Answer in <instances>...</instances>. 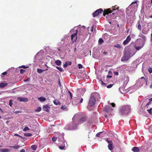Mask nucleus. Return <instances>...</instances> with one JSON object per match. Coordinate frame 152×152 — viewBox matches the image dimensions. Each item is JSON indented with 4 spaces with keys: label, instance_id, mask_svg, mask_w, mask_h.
<instances>
[{
    "label": "nucleus",
    "instance_id": "f257e3e1",
    "mask_svg": "<svg viewBox=\"0 0 152 152\" xmlns=\"http://www.w3.org/2000/svg\"><path fill=\"white\" fill-rule=\"evenodd\" d=\"M119 7L117 5H115L114 6H113L112 9L111 10V8L108 9L106 10H104L103 11V15L104 16H105L106 15H108L109 13H111L113 11H115L114 13L112 14L113 15L116 13L118 11V9Z\"/></svg>",
    "mask_w": 152,
    "mask_h": 152
},
{
    "label": "nucleus",
    "instance_id": "f03ea898",
    "mask_svg": "<svg viewBox=\"0 0 152 152\" xmlns=\"http://www.w3.org/2000/svg\"><path fill=\"white\" fill-rule=\"evenodd\" d=\"M145 44L144 40L138 39L134 46V48L137 50H139L143 47Z\"/></svg>",
    "mask_w": 152,
    "mask_h": 152
},
{
    "label": "nucleus",
    "instance_id": "7ed1b4c3",
    "mask_svg": "<svg viewBox=\"0 0 152 152\" xmlns=\"http://www.w3.org/2000/svg\"><path fill=\"white\" fill-rule=\"evenodd\" d=\"M130 107L128 106H123L121 107L119 113L121 115H126L130 112Z\"/></svg>",
    "mask_w": 152,
    "mask_h": 152
},
{
    "label": "nucleus",
    "instance_id": "20e7f679",
    "mask_svg": "<svg viewBox=\"0 0 152 152\" xmlns=\"http://www.w3.org/2000/svg\"><path fill=\"white\" fill-rule=\"evenodd\" d=\"M96 94L95 93H92L91 94L88 104L89 106L92 107L96 101Z\"/></svg>",
    "mask_w": 152,
    "mask_h": 152
},
{
    "label": "nucleus",
    "instance_id": "39448f33",
    "mask_svg": "<svg viewBox=\"0 0 152 152\" xmlns=\"http://www.w3.org/2000/svg\"><path fill=\"white\" fill-rule=\"evenodd\" d=\"M131 56V52L129 50L125 51L121 59L122 61H127Z\"/></svg>",
    "mask_w": 152,
    "mask_h": 152
},
{
    "label": "nucleus",
    "instance_id": "423d86ee",
    "mask_svg": "<svg viewBox=\"0 0 152 152\" xmlns=\"http://www.w3.org/2000/svg\"><path fill=\"white\" fill-rule=\"evenodd\" d=\"M87 118L86 116L82 117L77 122L76 124L75 125V127H74L73 129H75L76 128V126L78 125L79 124L83 123L84 122L86 121Z\"/></svg>",
    "mask_w": 152,
    "mask_h": 152
},
{
    "label": "nucleus",
    "instance_id": "0eeeda50",
    "mask_svg": "<svg viewBox=\"0 0 152 152\" xmlns=\"http://www.w3.org/2000/svg\"><path fill=\"white\" fill-rule=\"evenodd\" d=\"M112 77V76L111 75H107L106 79L104 80V82L105 83H104L102 80H101L100 81L101 82L102 85L103 86H106L107 84L109 83L110 81V80L111 79Z\"/></svg>",
    "mask_w": 152,
    "mask_h": 152
},
{
    "label": "nucleus",
    "instance_id": "6e6552de",
    "mask_svg": "<svg viewBox=\"0 0 152 152\" xmlns=\"http://www.w3.org/2000/svg\"><path fill=\"white\" fill-rule=\"evenodd\" d=\"M103 11V9L101 8L97 10L93 14V17H97L99 14H101Z\"/></svg>",
    "mask_w": 152,
    "mask_h": 152
},
{
    "label": "nucleus",
    "instance_id": "1a4fd4ad",
    "mask_svg": "<svg viewBox=\"0 0 152 152\" xmlns=\"http://www.w3.org/2000/svg\"><path fill=\"white\" fill-rule=\"evenodd\" d=\"M75 33L71 35V39L72 41V42L73 43L75 42L77 39V30L75 31Z\"/></svg>",
    "mask_w": 152,
    "mask_h": 152
},
{
    "label": "nucleus",
    "instance_id": "9d476101",
    "mask_svg": "<svg viewBox=\"0 0 152 152\" xmlns=\"http://www.w3.org/2000/svg\"><path fill=\"white\" fill-rule=\"evenodd\" d=\"M105 140L109 144L108 145V149L110 150H112L113 149V142L111 140H109L108 138L105 139Z\"/></svg>",
    "mask_w": 152,
    "mask_h": 152
},
{
    "label": "nucleus",
    "instance_id": "9b49d317",
    "mask_svg": "<svg viewBox=\"0 0 152 152\" xmlns=\"http://www.w3.org/2000/svg\"><path fill=\"white\" fill-rule=\"evenodd\" d=\"M17 100L20 102H27L28 100L27 98L22 97H18L17 98Z\"/></svg>",
    "mask_w": 152,
    "mask_h": 152
},
{
    "label": "nucleus",
    "instance_id": "f8f14e48",
    "mask_svg": "<svg viewBox=\"0 0 152 152\" xmlns=\"http://www.w3.org/2000/svg\"><path fill=\"white\" fill-rule=\"evenodd\" d=\"M131 40V37L129 35L128 36L126 39L123 42V44L125 45L128 43Z\"/></svg>",
    "mask_w": 152,
    "mask_h": 152
},
{
    "label": "nucleus",
    "instance_id": "ddd939ff",
    "mask_svg": "<svg viewBox=\"0 0 152 152\" xmlns=\"http://www.w3.org/2000/svg\"><path fill=\"white\" fill-rule=\"evenodd\" d=\"M43 108L44 111L47 112H50L49 110L50 109V107L48 105H44L43 106Z\"/></svg>",
    "mask_w": 152,
    "mask_h": 152
},
{
    "label": "nucleus",
    "instance_id": "4468645a",
    "mask_svg": "<svg viewBox=\"0 0 152 152\" xmlns=\"http://www.w3.org/2000/svg\"><path fill=\"white\" fill-rule=\"evenodd\" d=\"M72 64V62L71 61H66L64 64L63 65L64 68L67 67L69 65H70Z\"/></svg>",
    "mask_w": 152,
    "mask_h": 152
},
{
    "label": "nucleus",
    "instance_id": "2eb2a0df",
    "mask_svg": "<svg viewBox=\"0 0 152 152\" xmlns=\"http://www.w3.org/2000/svg\"><path fill=\"white\" fill-rule=\"evenodd\" d=\"M137 27L139 31H141L142 30V27L140 23V21H138L137 24Z\"/></svg>",
    "mask_w": 152,
    "mask_h": 152
},
{
    "label": "nucleus",
    "instance_id": "dca6fc26",
    "mask_svg": "<svg viewBox=\"0 0 152 152\" xmlns=\"http://www.w3.org/2000/svg\"><path fill=\"white\" fill-rule=\"evenodd\" d=\"M149 31V29L146 28H144L142 31V32L144 34H146L148 33Z\"/></svg>",
    "mask_w": 152,
    "mask_h": 152
},
{
    "label": "nucleus",
    "instance_id": "f3484780",
    "mask_svg": "<svg viewBox=\"0 0 152 152\" xmlns=\"http://www.w3.org/2000/svg\"><path fill=\"white\" fill-rule=\"evenodd\" d=\"M58 137L59 140H62L64 139V135L61 134L60 133H58Z\"/></svg>",
    "mask_w": 152,
    "mask_h": 152
},
{
    "label": "nucleus",
    "instance_id": "a211bd4d",
    "mask_svg": "<svg viewBox=\"0 0 152 152\" xmlns=\"http://www.w3.org/2000/svg\"><path fill=\"white\" fill-rule=\"evenodd\" d=\"M132 150L134 152H139L140 149L138 147H134L132 148Z\"/></svg>",
    "mask_w": 152,
    "mask_h": 152
},
{
    "label": "nucleus",
    "instance_id": "6ab92c4d",
    "mask_svg": "<svg viewBox=\"0 0 152 152\" xmlns=\"http://www.w3.org/2000/svg\"><path fill=\"white\" fill-rule=\"evenodd\" d=\"M7 83H5L3 82H1L0 83V87L1 88H3L4 87L7 86Z\"/></svg>",
    "mask_w": 152,
    "mask_h": 152
},
{
    "label": "nucleus",
    "instance_id": "aec40b11",
    "mask_svg": "<svg viewBox=\"0 0 152 152\" xmlns=\"http://www.w3.org/2000/svg\"><path fill=\"white\" fill-rule=\"evenodd\" d=\"M46 98L42 96L39 98V100L42 102H44L46 101Z\"/></svg>",
    "mask_w": 152,
    "mask_h": 152
},
{
    "label": "nucleus",
    "instance_id": "412c9836",
    "mask_svg": "<svg viewBox=\"0 0 152 152\" xmlns=\"http://www.w3.org/2000/svg\"><path fill=\"white\" fill-rule=\"evenodd\" d=\"M139 36L142 39V40H144V42H145L146 40V37L144 35L142 34H139Z\"/></svg>",
    "mask_w": 152,
    "mask_h": 152
},
{
    "label": "nucleus",
    "instance_id": "4be33fe9",
    "mask_svg": "<svg viewBox=\"0 0 152 152\" xmlns=\"http://www.w3.org/2000/svg\"><path fill=\"white\" fill-rule=\"evenodd\" d=\"M55 63L58 66H60L61 64V62L59 60H57L55 61Z\"/></svg>",
    "mask_w": 152,
    "mask_h": 152
},
{
    "label": "nucleus",
    "instance_id": "5701e85b",
    "mask_svg": "<svg viewBox=\"0 0 152 152\" xmlns=\"http://www.w3.org/2000/svg\"><path fill=\"white\" fill-rule=\"evenodd\" d=\"M1 152H7L10 151V150L8 149H2L0 150Z\"/></svg>",
    "mask_w": 152,
    "mask_h": 152
},
{
    "label": "nucleus",
    "instance_id": "b1692460",
    "mask_svg": "<svg viewBox=\"0 0 152 152\" xmlns=\"http://www.w3.org/2000/svg\"><path fill=\"white\" fill-rule=\"evenodd\" d=\"M53 102L56 105H58L60 104V101L58 100H55L53 101Z\"/></svg>",
    "mask_w": 152,
    "mask_h": 152
},
{
    "label": "nucleus",
    "instance_id": "393cba45",
    "mask_svg": "<svg viewBox=\"0 0 152 152\" xmlns=\"http://www.w3.org/2000/svg\"><path fill=\"white\" fill-rule=\"evenodd\" d=\"M10 148H14V149H18L20 146H18V145L14 146H10Z\"/></svg>",
    "mask_w": 152,
    "mask_h": 152
},
{
    "label": "nucleus",
    "instance_id": "a878e982",
    "mask_svg": "<svg viewBox=\"0 0 152 152\" xmlns=\"http://www.w3.org/2000/svg\"><path fill=\"white\" fill-rule=\"evenodd\" d=\"M104 42V40H103V39H102L101 38H100L99 40V41H98V42H99V43L100 44V45H101L102 44V43H103V42Z\"/></svg>",
    "mask_w": 152,
    "mask_h": 152
},
{
    "label": "nucleus",
    "instance_id": "bb28decb",
    "mask_svg": "<svg viewBox=\"0 0 152 152\" xmlns=\"http://www.w3.org/2000/svg\"><path fill=\"white\" fill-rule=\"evenodd\" d=\"M61 108L62 109V110H67V107H66V106L65 105H62L61 107Z\"/></svg>",
    "mask_w": 152,
    "mask_h": 152
},
{
    "label": "nucleus",
    "instance_id": "cd10ccee",
    "mask_svg": "<svg viewBox=\"0 0 152 152\" xmlns=\"http://www.w3.org/2000/svg\"><path fill=\"white\" fill-rule=\"evenodd\" d=\"M32 135V134L30 133H25L24 134V136L26 137L31 136Z\"/></svg>",
    "mask_w": 152,
    "mask_h": 152
},
{
    "label": "nucleus",
    "instance_id": "c85d7f7f",
    "mask_svg": "<svg viewBox=\"0 0 152 152\" xmlns=\"http://www.w3.org/2000/svg\"><path fill=\"white\" fill-rule=\"evenodd\" d=\"M31 148L34 150H35L37 148V146L36 145H34L31 146Z\"/></svg>",
    "mask_w": 152,
    "mask_h": 152
},
{
    "label": "nucleus",
    "instance_id": "c756f323",
    "mask_svg": "<svg viewBox=\"0 0 152 152\" xmlns=\"http://www.w3.org/2000/svg\"><path fill=\"white\" fill-rule=\"evenodd\" d=\"M48 69H39V73H41L43 71H45L47 70H48Z\"/></svg>",
    "mask_w": 152,
    "mask_h": 152
},
{
    "label": "nucleus",
    "instance_id": "7c9ffc66",
    "mask_svg": "<svg viewBox=\"0 0 152 152\" xmlns=\"http://www.w3.org/2000/svg\"><path fill=\"white\" fill-rule=\"evenodd\" d=\"M114 47L116 48H121V45L119 44H118L114 45Z\"/></svg>",
    "mask_w": 152,
    "mask_h": 152
},
{
    "label": "nucleus",
    "instance_id": "2f4dec72",
    "mask_svg": "<svg viewBox=\"0 0 152 152\" xmlns=\"http://www.w3.org/2000/svg\"><path fill=\"white\" fill-rule=\"evenodd\" d=\"M52 140L53 142H55L56 140H57V137H55L54 136H53L52 137Z\"/></svg>",
    "mask_w": 152,
    "mask_h": 152
},
{
    "label": "nucleus",
    "instance_id": "473e14b6",
    "mask_svg": "<svg viewBox=\"0 0 152 152\" xmlns=\"http://www.w3.org/2000/svg\"><path fill=\"white\" fill-rule=\"evenodd\" d=\"M152 110V108H151L147 110V111L149 113L151 114L152 115V112H151V110Z\"/></svg>",
    "mask_w": 152,
    "mask_h": 152
},
{
    "label": "nucleus",
    "instance_id": "72a5a7b5",
    "mask_svg": "<svg viewBox=\"0 0 152 152\" xmlns=\"http://www.w3.org/2000/svg\"><path fill=\"white\" fill-rule=\"evenodd\" d=\"M148 71L149 72L150 74L152 73V68L150 67L148 69Z\"/></svg>",
    "mask_w": 152,
    "mask_h": 152
},
{
    "label": "nucleus",
    "instance_id": "f704fd0d",
    "mask_svg": "<svg viewBox=\"0 0 152 152\" xmlns=\"http://www.w3.org/2000/svg\"><path fill=\"white\" fill-rule=\"evenodd\" d=\"M103 132H98V133H97L96 134V136L97 137H100V134Z\"/></svg>",
    "mask_w": 152,
    "mask_h": 152
},
{
    "label": "nucleus",
    "instance_id": "c9c22d12",
    "mask_svg": "<svg viewBox=\"0 0 152 152\" xmlns=\"http://www.w3.org/2000/svg\"><path fill=\"white\" fill-rule=\"evenodd\" d=\"M113 84H109L107 86V88H110L113 86Z\"/></svg>",
    "mask_w": 152,
    "mask_h": 152
},
{
    "label": "nucleus",
    "instance_id": "e433bc0d",
    "mask_svg": "<svg viewBox=\"0 0 152 152\" xmlns=\"http://www.w3.org/2000/svg\"><path fill=\"white\" fill-rule=\"evenodd\" d=\"M25 71V70L23 69H21L20 70V72L21 74L23 73Z\"/></svg>",
    "mask_w": 152,
    "mask_h": 152
},
{
    "label": "nucleus",
    "instance_id": "4c0bfd02",
    "mask_svg": "<svg viewBox=\"0 0 152 152\" xmlns=\"http://www.w3.org/2000/svg\"><path fill=\"white\" fill-rule=\"evenodd\" d=\"M15 136H17L18 137H20L22 139H24V138H23L22 136H20V135H19V134H15L14 135Z\"/></svg>",
    "mask_w": 152,
    "mask_h": 152
},
{
    "label": "nucleus",
    "instance_id": "58836bf2",
    "mask_svg": "<svg viewBox=\"0 0 152 152\" xmlns=\"http://www.w3.org/2000/svg\"><path fill=\"white\" fill-rule=\"evenodd\" d=\"M56 68L58 69L60 71L62 72L63 71V69L60 67L58 66H56Z\"/></svg>",
    "mask_w": 152,
    "mask_h": 152
},
{
    "label": "nucleus",
    "instance_id": "ea45409f",
    "mask_svg": "<svg viewBox=\"0 0 152 152\" xmlns=\"http://www.w3.org/2000/svg\"><path fill=\"white\" fill-rule=\"evenodd\" d=\"M12 100H10L9 101V104L10 107H11L12 105Z\"/></svg>",
    "mask_w": 152,
    "mask_h": 152
},
{
    "label": "nucleus",
    "instance_id": "a19ab883",
    "mask_svg": "<svg viewBox=\"0 0 152 152\" xmlns=\"http://www.w3.org/2000/svg\"><path fill=\"white\" fill-rule=\"evenodd\" d=\"M78 68L79 69H82L83 67L82 65L80 64H79L78 65Z\"/></svg>",
    "mask_w": 152,
    "mask_h": 152
},
{
    "label": "nucleus",
    "instance_id": "79ce46f5",
    "mask_svg": "<svg viewBox=\"0 0 152 152\" xmlns=\"http://www.w3.org/2000/svg\"><path fill=\"white\" fill-rule=\"evenodd\" d=\"M64 147H65L64 146H59V148L60 149H61V150L63 149L64 148Z\"/></svg>",
    "mask_w": 152,
    "mask_h": 152
},
{
    "label": "nucleus",
    "instance_id": "37998d69",
    "mask_svg": "<svg viewBox=\"0 0 152 152\" xmlns=\"http://www.w3.org/2000/svg\"><path fill=\"white\" fill-rule=\"evenodd\" d=\"M20 67L23 68L24 69H26L28 68V66H26L24 65H22Z\"/></svg>",
    "mask_w": 152,
    "mask_h": 152
},
{
    "label": "nucleus",
    "instance_id": "c03bdc74",
    "mask_svg": "<svg viewBox=\"0 0 152 152\" xmlns=\"http://www.w3.org/2000/svg\"><path fill=\"white\" fill-rule=\"evenodd\" d=\"M28 130H29V129H28V127H24V129H23V130L24 131H26Z\"/></svg>",
    "mask_w": 152,
    "mask_h": 152
},
{
    "label": "nucleus",
    "instance_id": "a18cd8bd",
    "mask_svg": "<svg viewBox=\"0 0 152 152\" xmlns=\"http://www.w3.org/2000/svg\"><path fill=\"white\" fill-rule=\"evenodd\" d=\"M68 92H69V94H70V97H71V99H72V94L69 91H68Z\"/></svg>",
    "mask_w": 152,
    "mask_h": 152
},
{
    "label": "nucleus",
    "instance_id": "49530a36",
    "mask_svg": "<svg viewBox=\"0 0 152 152\" xmlns=\"http://www.w3.org/2000/svg\"><path fill=\"white\" fill-rule=\"evenodd\" d=\"M30 80V78H28L26 80H24V81L26 82V81H29Z\"/></svg>",
    "mask_w": 152,
    "mask_h": 152
},
{
    "label": "nucleus",
    "instance_id": "de8ad7c7",
    "mask_svg": "<svg viewBox=\"0 0 152 152\" xmlns=\"http://www.w3.org/2000/svg\"><path fill=\"white\" fill-rule=\"evenodd\" d=\"M111 104L113 107H114L115 106V104L114 103H112Z\"/></svg>",
    "mask_w": 152,
    "mask_h": 152
},
{
    "label": "nucleus",
    "instance_id": "09e8293b",
    "mask_svg": "<svg viewBox=\"0 0 152 152\" xmlns=\"http://www.w3.org/2000/svg\"><path fill=\"white\" fill-rule=\"evenodd\" d=\"M114 72V74L116 75H118L119 74L117 72Z\"/></svg>",
    "mask_w": 152,
    "mask_h": 152
},
{
    "label": "nucleus",
    "instance_id": "8fccbe9b",
    "mask_svg": "<svg viewBox=\"0 0 152 152\" xmlns=\"http://www.w3.org/2000/svg\"><path fill=\"white\" fill-rule=\"evenodd\" d=\"M83 99L82 98H81L80 100V102H79V103H81L83 101Z\"/></svg>",
    "mask_w": 152,
    "mask_h": 152
},
{
    "label": "nucleus",
    "instance_id": "3c124183",
    "mask_svg": "<svg viewBox=\"0 0 152 152\" xmlns=\"http://www.w3.org/2000/svg\"><path fill=\"white\" fill-rule=\"evenodd\" d=\"M7 74V72H3V73H2L1 75H6Z\"/></svg>",
    "mask_w": 152,
    "mask_h": 152
},
{
    "label": "nucleus",
    "instance_id": "603ef678",
    "mask_svg": "<svg viewBox=\"0 0 152 152\" xmlns=\"http://www.w3.org/2000/svg\"><path fill=\"white\" fill-rule=\"evenodd\" d=\"M149 102L151 103V101H152V98L150 99H149Z\"/></svg>",
    "mask_w": 152,
    "mask_h": 152
},
{
    "label": "nucleus",
    "instance_id": "864d4df0",
    "mask_svg": "<svg viewBox=\"0 0 152 152\" xmlns=\"http://www.w3.org/2000/svg\"><path fill=\"white\" fill-rule=\"evenodd\" d=\"M20 152H25V151L24 149H22L20 150Z\"/></svg>",
    "mask_w": 152,
    "mask_h": 152
},
{
    "label": "nucleus",
    "instance_id": "5fc2aeb1",
    "mask_svg": "<svg viewBox=\"0 0 152 152\" xmlns=\"http://www.w3.org/2000/svg\"><path fill=\"white\" fill-rule=\"evenodd\" d=\"M150 103H151L149 102L148 103H147L146 104V106H148L150 104Z\"/></svg>",
    "mask_w": 152,
    "mask_h": 152
},
{
    "label": "nucleus",
    "instance_id": "6e6d98bb",
    "mask_svg": "<svg viewBox=\"0 0 152 152\" xmlns=\"http://www.w3.org/2000/svg\"><path fill=\"white\" fill-rule=\"evenodd\" d=\"M41 107H39V112L40 111H41Z\"/></svg>",
    "mask_w": 152,
    "mask_h": 152
},
{
    "label": "nucleus",
    "instance_id": "4d7b16f0",
    "mask_svg": "<svg viewBox=\"0 0 152 152\" xmlns=\"http://www.w3.org/2000/svg\"><path fill=\"white\" fill-rule=\"evenodd\" d=\"M103 53L105 54L106 55H107V52L104 51V52Z\"/></svg>",
    "mask_w": 152,
    "mask_h": 152
},
{
    "label": "nucleus",
    "instance_id": "13d9d810",
    "mask_svg": "<svg viewBox=\"0 0 152 152\" xmlns=\"http://www.w3.org/2000/svg\"><path fill=\"white\" fill-rule=\"evenodd\" d=\"M150 88H152V84L150 85Z\"/></svg>",
    "mask_w": 152,
    "mask_h": 152
},
{
    "label": "nucleus",
    "instance_id": "bf43d9fd",
    "mask_svg": "<svg viewBox=\"0 0 152 152\" xmlns=\"http://www.w3.org/2000/svg\"><path fill=\"white\" fill-rule=\"evenodd\" d=\"M141 79H145H145L144 78V77H142L141 78Z\"/></svg>",
    "mask_w": 152,
    "mask_h": 152
},
{
    "label": "nucleus",
    "instance_id": "052dcab7",
    "mask_svg": "<svg viewBox=\"0 0 152 152\" xmlns=\"http://www.w3.org/2000/svg\"><path fill=\"white\" fill-rule=\"evenodd\" d=\"M108 73L110 74H111L112 73V72L111 71H109L108 72Z\"/></svg>",
    "mask_w": 152,
    "mask_h": 152
},
{
    "label": "nucleus",
    "instance_id": "680f3d73",
    "mask_svg": "<svg viewBox=\"0 0 152 152\" xmlns=\"http://www.w3.org/2000/svg\"><path fill=\"white\" fill-rule=\"evenodd\" d=\"M136 2H136H136H132V3L131 4H133L136 3Z\"/></svg>",
    "mask_w": 152,
    "mask_h": 152
},
{
    "label": "nucleus",
    "instance_id": "e2e57ef3",
    "mask_svg": "<svg viewBox=\"0 0 152 152\" xmlns=\"http://www.w3.org/2000/svg\"><path fill=\"white\" fill-rule=\"evenodd\" d=\"M37 55H38V53L36 54V55L35 56V57H36L37 56Z\"/></svg>",
    "mask_w": 152,
    "mask_h": 152
},
{
    "label": "nucleus",
    "instance_id": "0e129e2a",
    "mask_svg": "<svg viewBox=\"0 0 152 152\" xmlns=\"http://www.w3.org/2000/svg\"><path fill=\"white\" fill-rule=\"evenodd\" d=\"M93 26H92V28L91 29V31H93Z\"/></svg>",
    "mask_w": 152,
    "mask_h": 152
},
{
    "label": "nucleus",
    "instance_id": "69168bd1",
    "mask_svg": "<svg viewBox=\"0 0 152 152\" xmlns=\"http://www.w3.org/2000/svg\"><path fill=\"white\" fill-rule=\"evenodd\" d=\"M0 110L1 111H2V112L3 111V110H2L1 109V108H0Z\"/></svg>",
    "mask_w": 152,
    "mask_h": 152
},
{
    "label": "nucleus",
    "instance_id": "338daca9",
    "mask_svg": "<svg viewBox=\"0 0 152 152\" xmlns=\"http://www.w3.org/2000/svg\"><path fill=\"white\" fill-rule=\"evenodd\" d=\"M151 5H152V0H151Z\"/></svg>",
    "mask_w": 152,
    "mask_h": 152
},
{
    "label": "nucleus",
    "instance_id": "774afa93",
    "mask_svg": "<svg viewBox=\"0 0 152 152\" xmlns=\"http://www.w3.org/2000/svg\"><path fill=\"white\" fill-rule=\"evenodd\" d=\"M150 17L151 18H152V15L150 16Z\"/></svg>",
    "mask_w": 152,
    "mask_h": 152
}]
</instances>
